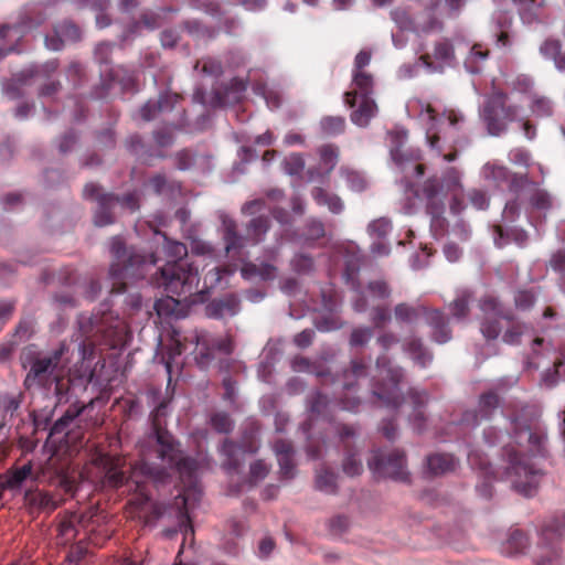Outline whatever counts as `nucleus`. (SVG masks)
I'll list each match as a JSON object with an SVG mask.
<instances>
[{
	"label": "nucleus",
	"instance_id": "obj_6",
	"mask_svg": "<svg viewBox=\"0 0 565 565\" xmlns=\"http://www.w3.org/2000/svg\"><path fill=\"white\" fill-rule=\"evenodd\" d=\"M95 463L103 473L104 486L113 489L127 486L129 490H135L141 497L147 498L145 476H135V471L141 468V461L130 463L127 457L120 454H100Z\"/></svg>",
	"mask_w": 565,
	"mask_h": 565
},
{
	"label": "nucleus",
	"instance_id": "obj_10",
	"mask_svg": "<svg viewBox=\"0 0 565 565\" xmlns=\"http://www.w3.org/2000/svg\"><path fill=\"white\" fill-rule=\"evenodd\" d=\"M87 200L96 201L97 207L94 212V224L107 226L115 222L114 207L119 205L124 210L136 212L139 209V194L137 191L127 192L122 195L103 192L97 184L89 182L83 190Z\"/></svg>",
	"mask_w": 565,
	"mask_h": 565
},
{
	"label": "nucleus",
	"instance_id": "obj_2",
	"mask_svg": "<svg viewBox=\"0 0 565 565\" xmlns=\"http://www.w3.org/2000/svg\"><path fill=\"white\" fill-rule=\"evenodd\" d=\"M402 186L413 205L425 203L427 212L431 215L443 211L444 201L448 195H451L452 214H460L466 207L459 179H402Z\"/></svg>",
	"mask_w": 565,
	"mask_h": 565
},
{
	"label": "nucleus",
	"instance_id": "obj_39",
	"mask_svg": "<svg viewBox=\"0 0 565 565\" xmlns=\"http://www.w3.org/2000/svg\"><path fill=\"white\" fill-rule=\"evenodd\" d=\"M85 406L78 403H73L68 406L65 413L53 424L50 429V436L55 437L63 435L68 438V428L71 424L83 413ZM68 443V439H66Z\"/></svg>",
	"mask_w": 565,
	"mask_h": 565
},
{
	"label": "nucleus",
	"instance_id": "obj_50",
	"mask_svg": "<svg viewBox=\"0 0 565 565\" xmlns=\"http://www.w3.org/2000/svg\"><path fill=\"white\" fill-rule=\"evenodd\" d=\"M312 198L319 205H326L330 210V212L338 214L343 210V203L341 199L328 192L322 188H315L312 190Z\"/></svg>",
	"mask_w": 565,
	"mask_h": 565
},
{
	"label": "nucleus",
	"instance_id": "obj_8",
	"mask_svg": "<svg viewBox=\"0 0 565 565\" xmlns=\"http://www.w3.org/2000/svg\"><path fill=\"white\" fill-rule=\"evenodd\" d=\"M82 531L85 534L84 540H87L94 546H103L111 536V531L105 525L95 526L93 514L64 512L57 515L56 537L58 544L72 543Z\"/></svg>",
	"mask_w": 565,
	"mask_h": 565
},
{
	"label": "nucleus",
	"instance_id": "obj_54",
	"mask_svg": "<svg viewBox=\"0 0 565 565\" xmlns=\"http://www.w3.org/2000/svg\"><path fill=\"white\" fill-rule=\"evenodd\" d=\"M281 170L289 177H300L305 169V158L301 153L292 152L281 160Z\"/></svg>",
	"mask_w": 565,
	"mask_h": 565
},
{
	"label": "nucleus",
	"instance_id": "obj_32",
	"mask_svg": "<svg viewBox=\"0 0 565 565\" xmlns=\"http://www.w3.org/2000/svg\"><path fill=\"white\" fill-rule=\"evenodd\" d=\"M403 351L411 360L422 369L427 367L434 360L433 352L425 345L424 341L415 335L408 337L403 341Z\"/></svg>",
	"mask_w": 565,
	"mask_h": 565
},
{
	"label": "nucleus",
	"instance_id": "obj_41",
	"mask_svg": "<svg viewBox=\"0 0 565 565\" xmlns=\"http://www.w3.org/2000/svg\"><path fill=\"white\" fill-rule=\"evenodd\" d=\"M353 84L355 85L358 92H354V93L349 92V93L344 94L345 103L350 107H353V105L356 103L358 94L360 95V97L372 95L373 77L367 73L359 71V72L354 73Z\"/></svg>",
	"mask_w": 565,
	"mask_h": 565
},
{
	"label": "nucleus",
	"instance_id": "obj_36",
	"mask_svg": "<svg viewBox=\"0 0 565 565\" xmlns=\"http://www.w3.org/2000/svg\"><path fill=\"white\" fill-rule=\"evenodd\" d=\"M491 21L494 25L495 43L500 47L511 46L510 29L512 25V13L510 11L497 10Z\"/></svg>",
	"mask_w": 565,
	"mask_h": 565
},
{
	"label": "nucleus",
	"instance_id": "obj_52",
	"mask_svg": "<svg viewBox=\"0 0 565 565\" xmlns=\"http://www.w3.org/2000/svg\"><path fill=\"white\" fill-rule=\"evenodd\" d=\"M434 57L445 66H454L456 63L455 49L450 40L443 39L436 42Z\"/></svg>",
	"mask_w": 565,
	"mask_h": 565
},
{
	"label": "nucleus",
	"instance_id": "obj_49",
	"mask_svg": "<svg viewBox=\"0 0 565 565\" xmlns=\"http://www.w3.org/2000/svg\"><path fill=\"white\" fill-rule=\"evenodd\" d=\"M337 475L327 467H321L316 471V489L327 494L338 492Z\"/></svg>",
	"mask_w": 565,
	"mask_h": 565
},
{
	"label": "nucleus",
	"instance_id": "obj_15",
	"mask_svg": "<svg viewBox=\"0 0 565 565\" xmlns=\"http://www.w3.org/2000/svg\"><path fill=\"white\" fill-rule=\"evenodd\" d=\"M47 20V14L40 3H28L20 8L13 22L0 24V41L8 38L10 32H15L22 46L23 38L30 32L39 29Z\"/></svg>",
	"mask_w": 565,
	"mask_h": 565
},
{
	"label": "nucleus",
	"instance_id": "obj_27",
	"mask_svg": "<svg viewBox=\"0 0 565 565\" xmlns=\"http://www.w3.org/2000/svg\"><path fill=\"white\" fill-rule=\"evenodd\" d=\"M258 446L254 441H249L245 446L235 444L230 439H225L221 447V454L225 457L223 467L228 471L237 470L242 465V456L244 454H256Z\"/></svg>",
	"mask_w": 565,
	"mask_h": 565
},
{
	"label": "nucleus",
	"instance_id": "obj_25",
	"mask_svg": "<svg viewBox=\"0 0 565 565\" xmlns=\"http://www.w3.org/2000/svg\"><path fill=\"white\" fill-rule=\"evenodd\" d=\"M124 146L127 152L141 164L151 166L153 160L163 158L160 150L146 142L137 132L129 135L124 141Z\"/></svg>",
	"mask_w": 565,
	"mask_h": 565
},
{
	"label": "nucleus",
	"instance_id": "obj_11",
	"mask_svg": "<svg viewBox=\"0 0 565 565\" xmlns=\"http://www.w3.org/2000/svg\"><path fill=\"white\" fill-rule=\"evenodd\" d=\"M508 99V95L501 90L484 97L479 115L490 136H501L507 131L508 125L518 120L520 116V106L509 104Z\"/></svg>",
	"mask_w": 565,
	"mask_h": 565
},
{
	"label": "nucleus",
	"instance_id": "obj_60",
	"mask_svg": "<svg viewBox=\"0 0 565 565\" xmlns=\"http://www.w3.org/2000/svg\"><path fill=\"white\" fill-rule=\"evenodd\" d=\"M509 327L502 335V341L510 345H516L521 342V337L526 330V326L523 322L516 321L510 315L508 320Z\"/></svg>",
	"mask_w": 565,
	"mask_h": 565
},
{
	"label": "nucleus",
	"instance_id": "obj_21",
	"mask_svg": "<svg viewBox=\"0 0 565 565\" xmlns=\"http://www.w3.org/2000/svg\"><path fill=\"white\" fill-rule=\"evenodd\" d=\"M565 535V515L561 520L555 519L546 523L541 533L540 548L542 554L535 558L536 565H554L558 557V548L555 539Z\"/></svg>",
	"mask_w": 565,
	"mask_h": 565
},
{
	"label": "nucleus",
	"instance_id": "obj_9",
	"mask_svg": "<svg viewBox=\"0 0 565 565\" xmlns=\"http://www.w3.org/2000/svg\"><path fill=\"white\" fill-rule=\"evenodd\" d=\"M224 249L232 258L239 257L243 249L248 245H258L265 239L270 228V218L267 215L253 217L245 225V235L237 231V223L234 218L222 215Z\"/></svg>",
	"mask_w": 565,
	"mask_h": 565
},
{
	"label": "nucleus",
	"instance_id": "obj_28",
	"mask_svg": "<svg viewBox=\"0 0 565 565\" xmlns=\"http://www.w3.org/2000/svg\"><path fill=\"white\" fill-rule=\"evenodd\" d=\"M510 189L514 192L525 191L530 194V202L537 210H550L552 207V196L545 190L534 188L530 179H511Z\"/></svg>",
	"mask_w": 565,
	"mask_h": 565
},
{
	"label": "nucleus",
	"instance_id": "obj_55",
	"mask_svg": "<svg viewBox=\"0 0 565 565\" xmlns=\"http://www.w3.org/2000/svg\"><path fill=\"white\" fill-rule=\"evenodd\" d=\"M330 401L328 396L319 391L313 392L308 397V409L312 416L326 417L328 415Z\"/></svg>",
	"mask_w": 565,
	"mask_h": 565
},
{
	"label": "nucleus",
	"instance_id": "obj_53",
	"mask_svg": "<svg viewBox=\"0 0 565 565\" xmlns=\"http://www.w3.org/2000/svg\"><path fill=\"white\" fill-rule=\"evenodd\" d=\"M258 158L256 150L248 146H242L237 151V161L233 164V174H245L247 173L246 166L255 162Z\"/></svg>",
	"mask_w": 565,
	"mask_h": 565
},
{
	"label": "nucleus",
	"instance_id": "obj_63",
	"mask_svg": "<svg viewBox=\"0 0 565 565\" xmlns=\"http://www.w3.org/2000/svg\"><path fill=\"white\" fill-rule=\"evenodd\" d=\"M173 296L174 295L167 296L166 298L158 299L154 302L153 308L159 317L168 318L175 315L180 301L177 300Z\"/></svg>",
	"mask_w": 565,
	"mask_h": 565
},
{
	"label": "nucleus",
	"instance_id": "obj_31",
	"mask_svg": "<svg viewBox=\"0 0 565 565\" xmlns=\"http://www.w3.org/2000/svg\"><path fill=\"white\" fill-rule=\"evenodd\" d=\"M179 100V96L177 94L170 92L160 93L157 100H148L140 108V117L145 121H150L157 117L160 113L171 111L175 104Z\"/></svg>",
	"mask_w": 565,
	"mask_h": 565
},
{
	"label": "nucleus",
	"instance_id": "obj_7",
	"mask_svg": "<svg viewBox=\"0 0 565 565\" xmlns=\"http://www.w3.org/2000/svg\"><path fill=\"white\" fill-rule=\"evenodd\" d=\"M199 268L189 262H167L152 277V284L167 294L184 298L199 291Z\"/></svg>",
	"mask_w": 565,
	"mask_h": 565
},
{
	"label": "nucleus",
	"instance_id": "obj_1",
	"mask_svg": "<svg viewBox=\"0 0 565 565\" xmlns=\"http://www.w3.org/2000/svg\"><path fill=\"white\" fill-rule=\"evenodd\" d=\"M148 440L152 444L159 462H148L142 458L141 468L135 471V476L142 475L147 481L156 484H166L174 477H179L182 492L175 498V503L179 504V500L181 501L180 515L188 516L189 507L201 497L198 460L186 455L181 443L168 429L158 428L156 434L148 436Z\"/></svg>",
	"mask_w": 565,
	"mask_h": 565
},
{
	"label": "nucleus",
	"instance_id": "obj_42",
	"mask_svg": "<svg viewBox=\"0 0 565 565\" xmlns=\"http://www.w3.org/2000/svg\"><path fill=\"white\" fill-rule=\"evenodd\" d=\"M376 110V104L371 96H363L358 108L351 113V121L359 127H366Z\"/></svg>",
	"mask_w": 565,
	"mask_h": 565
},
{
	"label": "nucleus",
	"instance_id": "obj_34",
	"mask_svg": "<svg viewBox=\"0 0 565 565\" xmlns=\"http://www.w3.org/2000/svg\"><path fill=\"white\" fill-rule=\"evenodd\" d=\"M106 320L107 315H104L103 317L92 316L89 318L82 315L78 320L79 330L84 337L89 338L92 334H110L111 329H120L121 321L119 319H116L115 323L110 324H107Z\"/></svg>",
	"mask_w": 565,
	"mask_h": 565
},
{
	"label": "nucleus",
	"instance_id": "obj_20",
	"mask_svg": "<svg viewBox=\"0 0 565 565\" xmlns=\"http://www.w3.org/2000/svg\"><path fill=\"white\" fill-rule=\"evenodd\" d=\"M369 370L367 363L362 358H354L351 361L350 369L342 374L343 395L339 397L338 404L341 409L355 412L360 405V398L355 396L354 385L360 379L366 376Z\"/></svg>",
	"mask_w": 565,
	"mask_h": 565
},
{
	"label": "nucleus",
	"instance_id": "obj_38",
	"mask_svg": "<svg viewBox=\"0 0 565 565\" xmlns=\"http://www.w3.org/2000/svg\"><path fill=\"white\" fill-rule=\"evenodd\" d=\"M518 9L521 21L532 25L542 22L544 0H511Z\"/></svg>",
	"mask_w": 565,
	"mask_h": 565
},
{
	"label": "nucleus",
	"instance_id": "obj_48",
	"mask_svg": "<svg viewBox=\"0 0 565 565\" xmlns=\"http://www.w3.org/2000/svg\"><path fill=\"white\" fill-rule=\"evenodd\" d=\"M76 3L81 8H90L93 11H96V26L98 29H105L111 24V19L105 11L109 7L108 0H76Z\"/></svg>",
	"mask_w": 565,
	"mask_h": 565
},
{
	"label": "nucleus",
	"instance_id": "obj_57",
	"mask_svg": "<svg viewBox=\"0 0 565 565\" xmlns=\"http://www.w3.org/2000/svg\"><path fill=\"white\" fill-rule=\"evenodd\" d=\"M72 385L73 381L70 377H64L61 373L58 374L51 391L56 398V405L70 402Z\"/></svg>",
	"mask_w": 565,
	"mask_h": 565
},
{
	"label": "nucleus",
	"instance_id": "obj_46",
	"mask_svg": "<svg viewBox=\"0 0 565 565\" xmlns=\"http://www.w3.org/2000/svg\"><path fill=\"white\" fill-rule=\"evenodd\" d=\"M183 26L196 40H215L220 34L218 28L205 25L195 19L184 21Z\"/></svg>",
	"mask_w": 565,
	"mask_h": 565
},
{
	"label": "nucleus",
	"instance_id": "obj_40",
	"mask_svg": "<svg viewBox=\"0 0 565 565\" xmlns=\"http://www.w3.org/2000/svg\"><path fill=\"white\" fill-rule=\"evenodd\" d=\"M241 274L246 279L258 277L262 280H274L278 275V268L267 262H260L259 264L248 262L243 265Z\"/></svg>",
	"mask_w": 565,
	"mask_h": 565
},
{
	"label": "nucleus",
	"instance_id": "obj_59",
	"mask_svg": "<svg viewBox=\"0 0 565 565\" xmlns=\"http://www.w3.org/2000/svg\"><path fill=\"white\" fill-rule=\"evenodd\" d=\"M53 32L62 35L65 42L76 43L82 38L81 29L72 21L65 20L54 25Z\"/></svg>",
	"mask_w": 565,
	"mask_h": 565
},
{
	"label": "nucleus",
	"instance_id": "obj_45",
	"mask_svg": "<svg viewBox=\"0 0 565 565\" xmlns=\"http://www.w3.org/2000/svg\"><path fill=\"white\" fill-rule=\"evenodd\" d=\"M489 57V51L482 50L481 45L476 44L470 49L468 56L465 58L463 66L470 74H480Z\"/></svg>",
	"mask_w": 565,
	"mask_h": 565
},
{
	"label": "nucleus",
	"instance_id": "obj_64",
	"mask_svg": "<svg viewBox=\"0 0 565 565\" xmlns=\"http://www.w3.org/2000/svg\"><path fill=\"white\" fill-rule=\"evenodd\" d=\"M531 110L537 117H551L554 111L553 102L548 97L534 95Z\"/></svg>",
	"mask_w": 565,
	"mask_h": 565
},
{
	"label": "nucleus",
	"instance_id": "obj_44",
	"mask_svg": "<svg viewBox=\"0 0 565 565\" xmlns=\"http://www.w3.org/2000/svg\"><path fill=\"white\" fill-rule=\"evenodd\" d=\"M456 459L449 454H434L427 457V467L431 475L439 476L456 468Z\"/></svg>",
	"mask_w": 565,
	"mask_h": 565
},
{
	"label": "nucleus",
	"instance_id": "obj_51",
	"mask_svg": "<svg viewBox=\"0 0 565 565\" xmlns=\"http://www.w3.org/2000/svg\"><path fill=\"white\" fill-rule=\"evenodd\" d=\"M163 244L162 252L167 256V262H185L183 258L188 255V247L185 244L170 239L166 234H162Z\"/></svg>",
	"mask_w": 565,
	"mask_h": 565
},
{
	"label": "nucleus",
	"instance_id": "obj_12",
	"mask_svg": "<svg viewBox=\"0 0 565 565\" xmlns=\"http://www.w3.org/2000/svg\"><path fill=\"white\" fill-rule=\"evenodd\" d=\"M66 350V344L61 343L60 347L50 354L36 356L31 363L30 370L24 379L25 388L28 391L38 388L47 393L51 392L53 383L60 374L57 367Z\"/></svg>",
	"mask_w": 565,
	"mask_h": 565
},
{
	"label": "nucleus",
	"instance_id": "obj_26",
	"mask_svg": "<svg viewBox=\"0 0 565 565\" xmlns=\"http://www.w3.org/2000/svg\"><path fill=\"white\" fill-rule=\"evenodd\" d=\"M426 324L430 328V339L438 344L447 343L452 338L449 319L444 311L436 308H427L424 316Z\"/></svg>",
	"mask_w": 565,
	"mask_h": 565
},
{
	"label": "nucleus",
	"instance_id": "obj_3",
	"mask_svg": "<svg viewBox=\"0 0 565 565\" xmlns=\"http://www.w3.org/2000/svg\"><path fill=\"white\" fill-rule=\"evenodd\" d=\"M376 342L384 353L376 359L375 366L379 379L372 382V394L383 405L397 408L405 401V396L399 390V383L404 379V370L401 366L393 365L386 352L398 343V338L393 332H384L377 337Z\"/></svg>",
	"mask_w": 565,
	"mask_h": 565
},
{
	"label": "nucleus",
	"instance_id": "obj_61",
	"mask_svg": "<svg viewBox=\"0 0 565 565\" xmlns=\"http://www.w3.org/2000/svg\"><path fill=\"white\" fill-rule=\"evenodd\" d=\"M290 267L299 275H309L315 270V262L310 255L299 253L291 258Z\"/></svg>",
	"mask_w": 565,
	"mask_h": 565
},
{
	"label": "nucleus",
	"instance_id": "obj_58",
	"mask_svg": "<svg viewBox=\"0 0 565 565\" xmlns=\"http://www.w3.org/2000/svg\"><path fill=\"white\" fill-rule=\"evenodd\" d=\"M320 129L326 136H339L344 132L345 119L342 116H326L320 120Z\"/></svg>",
	"mask_w": 565,
	"mask_h": 565
},
{
	"label": "nucleus",
	"instance_id": "obj_5",
	"mask_svg": "<svg viewBox=\"0 0 565 565\" xmlns=\"http://www.w3.org/2000/svg\"><path fill=\"white\" fill-rule=\"evenodd\" d=\"M430 125L426 131V141L431 151L441 156L445 145L454 148V151L443 156L444 161L451 162L457 158V148H465L469 143L466 136H459L465 124V117L454 110L440 117L433 108L427 109Z\"/></svg>",
	"mask_w": 565,
	"mask_h": 565
},
{
	"label": "nucleus",
	"instance_id": "obj_23",
	"mask_svg": "<svg viewBox=\"0 0 565 565\" xmlns=\"http://www.w3.org/2000/svg\"><path fill=\"white\" fill-rule=\"evenodd\" d=\"M23 501L30 514L39 515L41 513L51 514L65 501V498L61 493L34 488L24 492Z\"/></svg>",
	"mask_w": 565,
	"mask_h": 565
},
{
	"label": "nucleus",
	"instance_id": "obj_4",
	"mask_svg": "<svg viewBox=\"0 0 565 565\" xmlns=\"http://www.w3.org/2000/svg\"><path fill=\"white\" fill-rule=\"evenodd\" d=\"M110 253L114 258L109 268L111 294L125 292L127 290V279L143 278L146 268L157 265L159 260L154 254L146 256L134 247L127 248L120 236L111 238Z\"/></svg>",
	"mask_w": 565,
	"mask_h": 565
},
{
	"label": "nucleus",
	"instance_id": "obj_37",
	"mask_svg": "<svg viewBox=\"0 0 565 565\" xmlns=\"http://www.w3.org/2000/svg\"><path fill=\"white\" fill-rule=\"evenodd\" d=\"M427 306L422 303L399 302L394 307L393 313L399 324H415L427 312Z\"/></svg>",
	"mask_w": 565,
	"mask_h": 565
},
{
	"label": "nucleus",
	"instance_id": "obj_62",
	"mask_svg": "<svg viewBox=\"0 0 565 565\" xmlns=\"http://www.w3.org/2000/svg\"><path fill=\"white\" fill-rule=\"evenodd\" d=\"M529 546L527 536L520 530L513 531L507 541V551L510 554L523 553Z\"/></svg>",
	"mask_w": 565,
	"mask_h": 565
},
{
	"label": "nucleus",
	"instance_id": "obj_56",
	"mask_svg": "<svg viewBox=\"0 0 565 565\" xmlns=\"http://www.w3.org/2000/svg\"><path fill=\"white\" fill-rule=\"evenodd\" d=\"M94 138L98 149L100 150L110 151L117 146V134L113 126L96 130L94 132Z\"/></svg>",
	"mask_w": 565,
	"mask_h": 565
},
{
	"label": "nucleus",
	"instance_id": "obj_35",
	"mask_svg": "<svg viewBox=\"0 0 565 565\" xmlns=\"http://www.w3.org/2000/svg\"><path fill=\"white\" fill-rule=\"evenodd\" d=\"M407 398H409L413 405V414L411 415V423L414 429L420 433L425 428L426 416L425 406L428 402V394L426 391H418L416 388H409L407 392Z\"/></svg>",
	"mask_w": 565,
	"mask_h": 565
},
{
	"label": "nucleus",
	"instance_id": "obj_24",
	"mask_svg": "<svg viewBox=\"0 0 565 565\" xmlns=\"http://www.w3.org/2000/svg\"><path fill=\"white\" fill-rule=\"evenodd\" d=\"M500 404L497 393L489 391L480 395L478 408L476 411H467L462 415V424L467 427H476L481 420L490 419Z\"/></svg>",
	"mask_w": 565,
	"mask_h": 565
},
{
	"label": "nucleus",
	"instance_id": "obj_47",
	"mask_svg": "<svg viewBox=\"0 0 565 565\" xmlns=\"http://www.w3.org/2000/svg\"><path fill=\"white\" fill-rule=\"evenodd\" d=\"M472 294L469 290H460L456 298L448 305L451 316L457 320L466 319L470 313Z\"/></svg>",
	"mask_w": 565,
	"mask_h": 565
},
{
	"label": "nucleus",
	"instance_id": "obj_16",
	"mask_svg": "<svg viewBox=\"0 0 565 565\" xmlns=\"http://www.w3.org/2000/svg\"><path fill=\"white\" fill-rule=\"evenodd\" d=\"M367 465L377 478H390L399 482L409 481L405 454L398 449L388 452L374 450Z\"/></svg>",
	"mask_w": 565,
	"mask_h": 565
},
{
	"label": "nucleus",
	"instance_id": "obj_19",
	"mask_svg": "<svg viewBox=\"0 0 565 565\" xmlns=\"http://www.w3.org/2000/svg\"><path fill=\"white\" fill-rule=\"evenodd\" d=\"M479 308L483 315L480 330L487 340H495L502 332L501 320H510V313H504L501 302L493 296L480 299Z\"/></svg>",
	"mask_w": 565,
	"mask_h": 565
},
{
	"label": "nucleus",
	"instance_id": "obj_18",
	"mask_svg": "<svg viewBox=\"0 0 565 565\" xmlns=\"http://www.w3.org/2000/svg\"><path fill=\"white\" fill-rule=\"evenodd\" d=\"M340 444L344 451L342 471L349 477L360 476L364 468L360 458L361 449L356 446V429L354 426L341 424L337 428Z\"/></svg>",
	"mask_w": 565,
	"mask_h": 565
},
{
	"label": "nucleus",
	"instance_id": "obj_29",
	"mask_svg": "<svg viewBox=\"0 0 565 565\" xmlns=\"http://www.w3.org/2000/svg\"><path fill=\"white\" fill-rule=\"evenodd\" d=\"M514 440L521 445L523 441H527L530 451L533 456H545L546 455V435L542 431H533L529 426H520L516 422L513 423Z\"/></svg>",
	"mask_w": 565,
	"mask_h": 565
},
{
	"label": "nucleus",
	"instance_id": "obj_33",
	"mask_svg": "<svg viewBox=\"0 0 565 565\" xmlns=\"http://www.w3.org/2000/svg\"><path fill=\"white\" fill-rule=\"evenodd\" d=\"M32 477V461H28L21 466L13 465L6 472L0 475V479L2 480L4 487L11 491L20 490L24 482Z\"/></svg>",
	"mask_w": 565,
	"mask_h": 565
},
{
	"label": "nucleus",
	"instance_id": "obj_30",
	"mask_svg": "<svg viewBox=\"0 0 565 565\" xmlns=\"http://www.w3.org/2000/svg\"><path fill=\"white\" fill-rule=\"evenodd\" d=\"M319 162L316 171L309 170L307 177H328L337 167L340 149L337 145L326 143L318 148Z\"/></svg>",
	"mask_w": 565,
	"mask_h": 565
},
{
	"label": "nucleus",
	"instance_id": "obj_17",
	"mask_svg": "<svg viewBox=\"0 0 565 565\" xmlns=\"http://www.w3.org/2000/svg\"><path fill=\"white\" fill-rule=\"evenodd\" d=\"M58 68L57 60L43 64H30L13 75V78L3 85V94L11 100L23 97L22 86L30 84L34 78L49 79Z\"/></svg>",
	"mask_w": 565,
	"mask_h": 565
},
{
	"label": "nucleus",
	"instance_id": "obj_22",
	"mask_svg": "<svg viewBox=\"0 0 565 565\" xmlns=\"http://www.w3.org/2000/svg\"><path fill=\"white\" fill-rule=\"evenodd\" d=\"M174 166L182 172L209 174L213 170V156L207 151L184 148L174 154Z\"/></svg>",
	"mask_w": 565,
	"mask_h": 565
},
{
	"label": "nucleus",
	"instance_id": "obj_13",
	"mask_svg": "<svg viewBox=\"0 0 565 565\" xmlns=\"http://www.w3.org/2000/svg\"><path fill=\"white\" fill-rule=\"evenodd\" d=\"M390 140V156L398 172L404 177H423L425 173V166L420 162L423 152L419 148H405L407 131H391Z\"/></svg>",
	"mask_w": 565,
	"mask_h": 565
},
{
	"label": "nucleus",
	"instance_id": "obj_43",
	"mask_svg": "<svg viewBox=\"0 0 565 565\" xmlns=\"http://www.w3.org/2000/svg\"><path fill=\"white\" fill-rule=\"evenodd\" d=\"M238 310V300L231 295L220 300H213L207 307V316L212 318H222L226 315L234 316Z\"/></svg>",
	"mask_w": 565,
	"mask_h": 565
},
{
	"label": "nucleus",
	"instance_id": "obj_14",
	"mask_svg": "<svg viewBox=\"0 0 565 565\" xmlns=\"http://www.w3.org/2000/svg\"><path fill=\"white\" fill-rule=\"evenodd\" d=\"M503 454L508 457L507 473L512 478L513 488L525 497L533 495L540 482L541 471L511 446H504Z\"/></svg>",
	"mask_w": 565,
	"mask_h": 565
}]
</instances>
